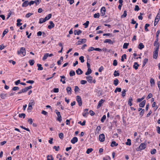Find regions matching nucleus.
<instances>
[{
    "instance_id": "60",
    "label": "nucleus",
    "mask_w": 160,
    "mask_h": 160,
    "mask_svg": "<svg viewBox=\"0 0 160 160\" xmlns=\"http://www.w3.org/2000/svg\"><path fill=\"white\" fill-rule=\"evenodd\" d=\"M22 92H23V93L26 92L28 91L27 87H25L24 88L22 89Z\"/></svg>"
},
{
    "instance_id": "26",
    "label": "nucleus",
    "mask_w": 160,
    "mask_h": 160,
    "mask_svg": "<svg viewBox=\"0 0 160 160\" xmlns=\"http://www.w3.org/2000/svg\"><path fill=\"white\" fill-rule=\"evenodd\" d=\"M86 41H87V40L86 39L84 38V39H81V41H78V42H80V43H79L78 44L80 45L81 43H85L86 42Z\"/></svg>"
},
{
    "instance_id": "52",
    "label": "nucleus",
    "mask_w": 160,
    "mask_h": 160,
    "mask_svg": "<svg viewBox=\"0 0 160 160\" xmlns=\"http://www.w3.org/2000/svg\"><path fill=\"white\" fill-rule=\"evenodd\" d=\"M59 138L61 139H62L63 138V134L62 132H60L59 134Z\"/></svg>"
},
{
    "instance_id": "35",
    "label": "nucleus",
    "mask_w": 160,
    "mask_h": 160,
    "mask_svg": "<svg viewBox=\"0 0 160 160\" xmlns=\"http://www.w3.org/2000/svg\"><path fill=\"white\" fill-rule=\"evenodd\" d=\"M46 21L44 18H41L39 19V23H42Z\"/></svg>"
},
{
    "instance_id": "19",
    "label": "nucleus",
    "mask_w": 160,
    "mask_h": 160,
    "mask_svg": "<svg viewBox=\"0 0 160 160\" xmlns=\"http://www.w3.org/2000/svg\"><path fill=\"white\" fill-rule=\"evenodd\" d=\"M76 72L78 75H81L83 73V71L80 68H78L76 70Z\"/></svg>"
},
{
    "instance_id": "17",
    "label": "nucleus",
    "mask_w": 160,
    "mask_h": 160,
    "mask_svg": "<svg viewBox=\"0 0 160 160\" xmlns=\"http://www.w3.org/2000/svg\"><path fill=\"white\" fill-rule=\"evenodd\" d=\"M146 103V101L144 100L142 102H140L139 104V106L141 108L143 107Z\"/></svg>"
},
{
    "instance_id": "43",
    "label": "nucleus",
    "mask_w": 160,
    "mask_h": 160,
    "mask_svg": "<svg viewBox=\"0 0 160 160\" xmlns=\"http://www.w3.org/2000/svg\"><path fill=\"white\" fill-rule=\"evenodd\" d=\"M150 25L149 24H146L145 26V31L147 32L149 31V30L148 29V27Z\"/></svg>"
},
{
    "instance_id": "7",
    "label": "nucleus",
    "mask_w": 160,
    "mask_h": 160,
    "mask_svg": "<svg viewBox=\"0 0 160 160\" xmlns=\"http://www.w3.org/2000/svg\"><path fill=\"white\" fill-rule=\"evenodd\" d=\"M146 146V144L144 143H141L140 145L139 148L141 150L144 149L145 148Z\"/></svg>"
},
{
    "instance_id": "20",
    "label": "nucleus",
    "mask_w": 160,
    "mask_h": 160,
    "mask_svg": "<svg viewBox=\"0 0 160 160\" xmlns=\"http://www.w3.org/2000/svg\"><path fill=\"white\" fill-rule=\"evenodd\" d=\"M67 93L69 94H71V93L72 89L70 87H67L66 88Z\"/></svg>"
},
{
    "instance_id": "54",
    "label": "nucleus",
    "mask_w": 160,
    "mask_h": 160,
    "mask_svg": "<svg viewBox=\"0 0 160 160\" xmlns=\"http://www.w3.org/2000/svg\"><path fill=\"white\" fill-rule=\"evenodd\" d=\"M156 152V149H153L151 150V153L152 154H155Z\"/></svg>"
},
{
    "instance_id": "41",
    "label": "nucleus",
    "mask_w": 160,
    "mask_h": 160,
    "mask_svg": "<svg viewBox=\"0 0 160 160\" xmlns=\"http://www.w3.org/2000/svg\"><path fill=\"white\" fill-rule=\"evenodd\" d=\"M47 160H53V158L52 155H48L47 156Z\"/></svg>"
},
{
    "instance_id": "64",
    "label": "nucleus",
    "mask_w": 160,
    "mask_h": 160,
    "mask_svg": "<svg viewBox=\"0 0 160 160\" xmlns=\"http://www.w3.org/2000/svg\"><path fill=\"white\" fill-rule=\"evenodd\" d=\"M157 131L158 133L160 134V127H157Z\"/></svg>"
},
{
    "instance_id": "27",
    "label": "nucleus",
    "mask_w": 160,
    "mask_h": 160,
    "mask_svg": "<svg viewBox=\"0 0 160 160\" xmlns=\"http://www.w3.org/2000/svg\"><path fill=\"white\" fill-rule=\"evenodd\" d=\"M92 72V70L91 68L88 69V70L87 72L85 73V75H88L90 74Z\"/></svg>"
},
{
    "instance_id": "15",
    "label": "nucleus",
    "mask_w": 160,
    "mask_h": 160,
    "mask_svg": "<svg viewBox=\"0 0 160 160\" xmlns=\"http://www.w3.org/2000/svg\"><path fill=\"white\" fill-rule=\"evenodd\" d=\"M104 100L102 99L99 102L98 105L97 107V108H99L101 106L102 104L104 102Z\"/></svg>"
},
{
    "instance_id": "57",
    "label": "nucleus",
    "mask_w": 160,
    "mask_h": 160,
    "mask_svg": "<svg viewBox=\"0 0 160 160\" xmlns=\"http://www.w3.org/2000/svg\"><path fill=\"white\" fill-rule=\"evenodd\" d=\"M150 82L152 84L154 85L155 84V82H154V80L152 78L150 79Z\"/></svg>"
},
{
    "instance_id": "14",
    "label": "nucleus",
    "mask_w": 160,
    "mask_h": 160,
    "mask_svg": "<svg viewBox=\"0 0 160 160\" xmlns=\"http://www.w3.org/2000/svg\"><path fill=\"white\" fill-rule=\"evenodd\" d=\"M133 101L132 98L131 97H130L128 101V103L130 106L132 105V102Z\"/></svg>"
},
{
    "instance_id": "25",
    "label": "nucleus",
    "mask_w": 160,
    "mask_h": 160,
    "mask_svg": "<svg viewBox=\"0 0 160 160\" xmlns=\"http://www.w3.org/2000/svg\"><path fill=\"white\" fill-rule=\"evenodd\" d=\"M119 81L118 79L116 78L113 81V84L115 86H117L118 84Z\"/></svg>"
},
{
    "instance_id": "48",
    "label": "nucleus",
    "mask_w": 160,
    "mask_h": 160,
    "mask_svg": "<svg viewBox=\"0 0 160 160\" xmlns=\"http://www.w3.org/2000/svg\"><path fill=\"white\" fill-rule=\"evenodd\" d=\"M113 75L114 77L118 76L120 75V74L118 72H117V71L116 70H115L114 72V73L113 74Z\"/></svg>"
},
{
    "instance_id": "22",
    "label": "nucleus",
    "mask_w": 160,
    "mask_h": 160,
    "mask_svg": "<svg viewBox=\"0 0 160 160\" xmlns=\"http://www.w3.org/2000/svg\"><path fill=\"white\" fill-rule=\"evenodd\" d=\"M22 21V20L20 19H17V26L18 27H19L22 24V23L20 22Z\"/></svg>"
},
{
    "instance_id": "38",
    "label": "nucleus",
    "mask_w": 160,
    "mask_h": 160,
    "mask_svg": "<svg viewBox=\"0 0 160 160\" xmlns=\"http://www.w3.org/2000/svg\"><path fill=\"white\" fill-rule=\"evenodd\" d=\"M48 57V54H47V53H46L45 54H44V56L42 58V60L43 61L45 60Z\"/></svg>"
},
{
    "instance_id": "5",
    "label": "nucleus",
    "mask_w": 160,
    "mask_h": 160,
    "mask_svg": "<svg viewBox=\"0 0 160 160\" xmlns=\"http://www.w3.org/2000/svg\"><path fill=\"white\" fill-rule=\"evenodd\" d=\"M99 140L101 142H103L105 140V135L103 133L99 135Z\"/></svg>"
},
{
    "instance_id": "53",
    "label": "nucleus",
    "mask_w": 160,
    "mask_h": 160,
    "mask_svg": "<svg viewBox=\"0 0 160 160\" xmlns=\"http://www.w3.org/2000/svg\"><path fill=\"white\" fill-rule=\"evenodd\" d=\"M134 10L135 11H138L140 10V8L138 5H136L135 6Z\"/></svg>"
},
{
    "instance_id": "28",
    "label": "nucleus",
    "mask_w": 160,
    "mask_h": 160,
    "mask_svg": "<svg viewBox=\"0 0 160 160\" xmlns=\"http://www.w3.org/2000/svg\"><path fill=\"white\" fill-rule=\"evenodd\" d=\"M37 66L38 67V70H42L43 69V68L42 67V65L39 64H37Z\"/></svg>"
},
{
    "instance_id": "13",
    "label": "nucleus",
    "mask_w": 160,
    "mask_h": 160,
    "mask_svg": "<svg viewBox=\"0 0 160 160\" xmlns=\"http://www.w3.org/2000/svg\"><path fill=\"white\" fill-rule=\"evenodd\" d=\"M104 43H108L110 44H113L114 42L112 41L110 39H106L104 41Z\"/></svg>"
},
{
    "instance_id": "8",
    "label": "nucleus",
    "mask_w": 160,
    "mask_h": 160,
    "mask_svg": "<svg viewBox=\"0 0 160 160\" xmlns=\"http://www.w3.org/2000/svg\"><path fill=\"white\" fill-rule=\"evenodd\" d=\"M88 109H85L84 110V112L82 113V115L84 117H86L88 114L89 113L88 112Z\"/></svg>"
},
{
    "instance_id": "30",
    "label": "nucleus",
    "mask_w": 160,
    "mask_h": 160,
    "mask_svg": "<svg viewBox=\"0 0 160 160\" xmlns=\"http://www.w3.org/2000/svg\"><path fill=\"white\" fill-rule=\"evenodd\" d=\"M52 15L51 14H48V16H47L44 19L46 21L49 19L50 18H51L52 17Z\"/></svg>"
},
{
    "instance_id": "34",
    "label": "nucleus",
    "mask_w": 160,
    "mask_h": 160,
    "mask_svg": "<svg viewBox=\"0 0 160 160\" xmlns=\"http://www.w3.org/2000/svg\"><path fill=\"white\" fill-rule=\"evenodd\" d=\"M127 55L126 54H124L123 55H122L121 57V60L122 62L124 61V58L125 59H126Z\"/></svg>"
},
{
    "instance_id": "42",
    "label": "nucleus",
    "mask_w": 160,
    "mask_h": 160,
    "mask_svg": "<svg viewBox=\"0 0 160 160\" xmlns=\"http://www.w3.org/2000/svg\"><path fill=\"white\" fill-rule=\"evenodd\" d=\"M7 94H4L3 93H1L0 95V97L2 99H4L6 97Z\"/></svg>"
},
{
    "instance_id": "37",
    "label": "nucleus",
    "mask_w": 160,
    "mask_h": 160,
    "mask_svg": "<svg viewBox=\"0 0 160 160\" xmlns=\"http://www.w3.org/2000/svg\"><path fill=\"white\" fill-rule=\"evenodd\" d=\"M89 23V21H87L86 22L83 24V25L85 26V28H86L88 27Z\"/></svg>"
},
{
    "instance_id": "3",
    "label": "nucleus",
    "mask_w": 160,
    "mask_h": 160,
    "mask_svg": "<svg viewBox=\"0 0 160 160\" xmlns=\"http://www.w3.org/2000/svg\"><path fill=\"white\" fill-rule=\"evenodd\" d=\"M35 103L34 101L33 100H31L30 102H29L28 107V109L30 110H31L32 109V105H34Z\"/></svg>"
},
{
    "instance_id": "9",
    "label": "nucleus",
    "mask_w": 160,
    "mask_h": 160,
    "mask_svg": "<svg viewBox=\"0 0 160 160\" xmlns=\"http://www.w3.org/2000/svg\"><path fill=\"white\" fill-rule=\"evenodd\" d=\"M49 24H50L48 26V28L49 29H51L54 27V24L53 22L52 21H50Z\"/></svg>"
},
{
    "instance_id": "11",
    "label": "nucleus",
    "mask_w": 160,
    "mask_h": 160,
    "mask_svg": "<svg viewBox=\"0 0 160 160\" xmlns=\"http://www.w3.org/2000/svg\"><path fill=\"white\" fill-rule=\"evenodd\" d=\"M86 78L88 82L92 83V77L90 75L86 77Z\"/></svg>"
},
{
    "instance_id": "47",
    "label": "nucleus",
    "mask_w": 160,
    "mask_h": 160,
    "mask_svg": "<svg viewBox=\"0 0 160 160\" xmlns=\"http://www.w3.org/2000/svg\"><path fill=\"white\" fill-rule=\"evenodd\" d=\"M92 150L93 149L92 148H88L87 150L86 153L88 154L91 152L92 151Z\"/></svg>"
},
{
    "instance_id": "2",
    "label": "nucleus",
    "mask_w": 160,
    "mask_h": 160,
    "mask_svg": "<svg viewBox=\"0 0 160 160\" xmlns=\"http://www.w3.org/2000/svg\"><path fill=\"white\" fill-rule=\"evenodd\" d=\"M76 100L79 106H81L82 105V102L81 97L79 96H77Z\"/></svg>"
},
{
    "instance_id": "50",
    "label": "nucleus",
    "mask_w": 160,
    "mask_h": 160,
    "mask_svg": "<svg viewBox=\"0 0 160 160\" xmlns=\"http://www.w3.org/2000/svg\"><path fill=\"white\" fill-rule=\"evenodd\" d=\"M29 64H30L31 65V66H32L34 64V61L33 60H30L29 61Z\"/></svg>"
},
{
    "instance_id": "39",
    "label": "nucleus",
    "mask_w": 160,
    "mask_h": 160,
    "mask_svg": "<svg viewBox=\"0 0 160 160\" xmlns=\"http://www.w3.org/2000/svg\"><path fill=\"white\" fill-rule=\"evenodd\" d=\"M106 119V116L105 115H103L102 117V118L101 119V121L102 122H103Z\"/></svg>"
},
{
    "instance_id": "24",
    "label": "nucleus",
    "mask_w": 160,
    "mask_h": 160,
    "mask_svg": "<svg viewBox=\"0 0 160 160\" xmlns=\"http://www.w3.org/2000/svg\"><path fill=\"white\" fill-rule=\"evenodd\" d=\"M144 45H143V43L141 42L138 45V48L140 49H142L144 48Z\"/></svg>"
},
{
    "instance_id": "62",
    "label": "nucleus",
    "mask_w": 160,
    "mask_h": 160,
    "mask_svg": "<svg viewBox=\"0 0 160 160\" xmlns=\"http://www.w3.org/2000/svg\"><path fill=\"white\" fill-rule=\"evenodd\" d=\"M79 90V88L78 86H75V87L74 91L75 92L78 91Z\"/></svg>"
},
{
    "instance_id": "59",
    "label": "nucleus",
    "mask_w": 160,
    "mask_h": 160,
    "mask_svg": "<svg viewBox=\"0 0 160 160\" xmlns=\"http://www.w3.org/2000/svg\"><path fill=\"white\" fill-rule=\"evenodd\" d=\"M118 62L117 60H113V65L114 66H116L117 65Z\"/></svg>"
},
{
    "instance_id": "58",
    "label": "nucleus",
    "mask_w": 160,
    "mask_h": 160,
    "mask_svg": "<svg viewBox=\"0 0 160 160\" xmlns=\"http://www.w3.org/2000/svg\"><path fill=\"white\" fill-rule=\"evenodd\" d=\"M86 121L84 120L82 122L81 121L79 122L78 123L80 124L82 126H84L85 125Z\"/></svg>"
},
{
    "instance_id": "29",
    "label": "nucleus",
    "mask_w": 160,
    "mask_h": 160,
    "mask_svg": "<svg viewBox=\"0 0 160 160\" xmlns=\"http://www.w3.org/2000/svg\"><path fill=\"white\" fill-rule=\"evenodd\" d=\"M160 32V30H158L156 33V40H158V36Z\"/></svg>"
},
{
    "instance_id": "6",
    "label": "nucleus",
    "mask_w": 160,
    "mask_h": 160,
    "mask_svg": "<svg viewBox=\"0 0 160 160\" xmlns=\"http://www.w3.org/2000/svg\"><path fill=\"white\" fill-rule=\"evenodd\" d=\"M158 40H156L154 41V46L155 47V48L154 49H159V43L158 42Z\"/></svg>"
},
{
    "instance_id": "36",
    "label": "nucleus",
    "mask_w": 160,
    "mask_h": 160,
    "mask_svg": "<svg viewBox=\"0 0 160 160\" xmlns=\"http://www.w3.org/2000/svg\"><path fill=\"white\" fill-rule=\"evenodd\" d=\"M121 88H117L114 91L115 93H117V92H120L121 91Z\"/></svg>"
},
{
    "instance_id": "18",
    "label": "nucleus",
    "mask_w": 160,
    "mask_h": 160,
    "mask_svg": "<svg viewBox=\"0 0 160 160\" xmlns=\"http://www.w3.org/2000/svg\"><path fill=\"white\" fill-rule=\"evenodd\" d=\"M139 66V65L138 64L137 62H135L134 64L133 65V67L135 70L138 69V67Z\"/></svg>"
},
{
    "instance_id": "40",
    "label": "nucleus",
    "mask_w": 160,
    "mask_h": 160,
    "mask_svg": "<svg viewBox=\"0 0 160 160\" xmlns=\"http://www.w3.org/2000/svg\"><path fill=\"white\" fill-rule=\"evenodd\" d=\"M18 116L20 118H22L23 117V118H24L25 117L26 115L25 113H22L19 114Z\"/></svg>"
},
{
    "instance_id": "56",
    "label": "nucleus",
    "mask_w": 160,
    "mask_h": 160,
    "mask_svg": "<svg viewBox=\"0 0 160 160\" xmlns=\"http://www.w3.org/2000/svg\"><path fill=\"white\" fill-rule=\"evenodd\" d=\"M8 29L5 30L2 33V36L4 37V35L8 32Z\"/></svg>"
},
{
    "instance_id": "10",
    "label": "nucleus",
    "mask_w": 160,
    "mask_h": 160,
    "mask_svg": "<svg viewBox=\"0 0 160 160\" xmlns=\"http://www.w3.org/2000/svg\"><path fill=\"white\" fill-rule=\"evenodd\" d=\"M78 141V138L76 137H74L71 140V142L72 144H75L76 142H77Z\"/></svg>"
},
{
    "instance_id": "31",
    "label": "nucleus",
    "mask_w": 160,
    "mask_h": 160,
    "mask_svg": "<svg viewBox=\"0 0 160 160\" xmlns=\"http://www.w3.org/2000/svg\"><path fill=\"white\" fill-rule=\"evenodd\" d=\"M75 74V72L73 70H71L69 72V75L70 77H72L74 76Z\"/></svg>"
},
{
    "instance_id": "63",
    "label": "nucleus",
    "mask_w": 160,
    "mask_h": 160,
    "mask_svg": "<svg viewBox=\"0 0 160 160\" xmlns=\"http://www.w3.org/2000/svg\"><path fill=\"white\" fill-rule=\"evenodd\" d=\"M144 109H142V110H141V112L140 113V114H139L140 115V116H141V117L144 114Z\"/></svg>"
},
{
    "instance_id": "16",
    "label": "nucleus",
    "mask_w": 160,
    "mask_h": 160,
    "mask_svg": "<svg viewBox=\"0 0 160 160\" xmlns=\"http://www.w3.org/2000/svg\"><path fill=\"white\" fill-rule=\"evenodd\" d=\"M29 5V2L28 1H24L22 4V7H26Z\"/></svg>"
},
{
    "instance_id": "46",
    "label": "nucleus",
    "mask_w": 160,
    "mask_h": 160,
    "mask_svg": "<svg viewBox=\"0 0 160 160\" xmlns=\"http://www.w3.org/2000/svg\"><path fill=\"white\" fill-rule=\"evenodd\" d=\"M127 91L125 89L123 90L122 92V96L123 97H124L126 95V92Z\"/></svg>"
},
{
    "instance_id": "12",
    "label": "nucleus",
    "mask_w": 160,
    "mask_h": 160,
    "mask_svg": "<svg viewBox=\"0 0 160 160\" xmlns=\"http://www.w3.org/2000/svg\"><path fill=\"white\" fill-rule=\"evenodd\" d=\"M106 12L105 8L104 7L102 8L101 9V14H102V16H103L105 14Z\"/></svg>"
},
{
    "instance_id": "44",
    "label": "nucleus",
    "mask_w": 160,
    "mask_h": 160,
    "mask_svg": "<svg viewBox=\"0 0 160 160\" xmlns=\"http://www.w3.org/2000/svg\"><path fill=\"white\" fill-rule=\"evenodd\" d=\"M84 57L83 56L80 57L79 58V60L82 63H83L84 62Z\"/></svg>"
},
{
    "instance_id": "1",
    "label": "nucleus",
    "mask_w": 160,
    "mask_h": 160,
    "mask_svg": "<svg viewBox=\"0 0 160 160\" xmlns=\"http://www.w3.org/2000/svg\"><path fill=\"white\" fill-rule=\"evenodd\" d=\"M17 52L18 54L22 53L24 56H25L26 54L25 48L23 47L21 48L20 51H18Z\"/></svg>"
},
{
    "instance_id": "61",
    "label": "nucleus",
    "mask_w": 160,
    "mask_h": 160,
    "mask_svg": "<svg viewBox=\"0 0 160 160\" xmlns=\"http://www.w3.org/2000/svg\"><path fill=\"white\" fill-rule=\"evenodd\" d=\"M143 14V13H140V16H138V18L140 20H142L143 18V17L142 16V15Z\"/></svg>"
},
{
    "instance_id": "45",
    "label": "nucleus",
    "mask_w": 160,
    "mask_h": 160,
    "mask_svg": "<svg viewBox=\"0 0 160 160\" xmlns=\"http://www.w3.org/2000/svg\"><path fill=\"white\" fill-rule=\"evenodd\" d=\"M127 15V11L125 10L124 11L123 14L122 15L121 17L122 18H124L126 17Z\"/></svg>"
},
{
    "instance_id": "51",
    "label": "nucleus",
    "mask_w": 160,
    "mask_h": 160,
    "mask_svg": "<svg viewBox=\"0 0 160 160\" xmlns=\"http://www.w3.org/2000/svg\"><path fill=\"white\" fill-rule=\"evenodd\" d=\"M93 17L95 18H99L100 17V14L99 13H95Z\"/></svg>"
},
{
    "instance_id": "49",
    "label": "nucleus",
    "mask_w": 160,
    "mask_h": 160,
    "mask_svg": "<svg viewBox=\"0 0 160 160\" xmlns=\"http://www.w3.org/2000/svg\"><path fill=\"white\" fill-rule=\"evenodd\" d=\"M129 45L128 43H125L123 46V48L127 49L128 48V46Z\"/></svg>"
},
{
    "instance_id": "32",
    "label": "nucleus",
    "mask_w": 160,
    "mask_h": 160,
    "mask_svg": "<svg viewBox=\"0 0 160 160\" xmlns=\"http://www.w3.org/2000/svg\"><path fill=\"white\" fill-rule=\"evenodd\" d=\"M148 59L147 58L145 59L143 62L142 67H144L145 64L148 62Z\"/></svg>"
},
{
    "instance_id": "55",
    "label": "nucleus",
    "mask_w": 160,
    "mask_h": 160,
    "mask_svg": "<svg viewBox=\"0 0 160 160\" xmlns=\"http://www.w3.org/2000/svg\"><path fill=\"white\" fill-rule=\"evenodd\" d=\"M57 120L58 121H59L60 122H61L62 121L61 116H58L57 119Z\"/></svg>"
},
{
    "instance_id": "33",
    "label": "nucleus",
    "mask_w": 160,
    "mask_h": 160,
    "mask_svg": "<svg viewBox=\"0 0 160 160\" xmlns=\"http://www.w3.org/2000/svg\"><path fill=\"white\" fill-rule=\"evenodd\" d=\"M127 145L130 146L131 145V140L130 139H127V141L126 142Z\"/></svg>"
},
{
    "instance_id": "21",
    "label": "nucleus",
    "mask_w": 160,
    "mask_h": 160,
    "mask_svg": "<svg viewBox=\"0 0 160 160\" xmlns=\"http://www.w3.org/2000/svg\"><path fill=\"white\" fill-rule=\"evenodd\" d=\"M118 144L116 143L115 141H112L111 143V146L113 147L115 146H117L118 145Z\"/></svg>"
},
{
    "instance_id": "4",
    "label": "nucleus",
    "mask_w": 160,
    "mask_h": 160,
    "mask_svg": "<svg viewBox=\"0 0 160 160\" xmlns=\"http://www.w3.org/2000/svg\"><path fill=\"white\" fill-rule=\"evenodd\" d=\"M159 49H154V51L153 52V58L155 59L157 58L158 55V51Z\"/></svg>"
},
{
    "instance_id": "23",
    "label": "nucleus",
    "mask_w": 160,
    "mask_h": 160,
    "mask_svg": "<svg viewBox=\"0 0 160 160\" xmlns=\"http://www.w3.org/2000/svg\"><path fill=\"white\" fill-rule=\"evenodd\" d=\"M82 32V31L81 30H79L78 31H77V30H75L74 31V34L75 35H76L77 34L78 35H79Z\"/></svg>"
}]
</instances>
